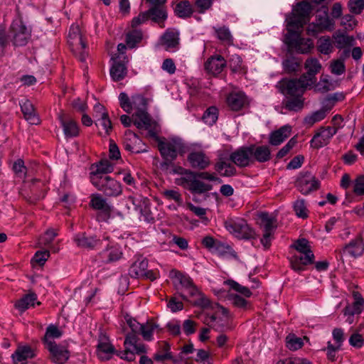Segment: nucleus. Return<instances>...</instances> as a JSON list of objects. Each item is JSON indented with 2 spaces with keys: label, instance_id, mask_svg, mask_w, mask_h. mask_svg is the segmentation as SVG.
Listing matches in <instances>:
<instances>
[{
  "label": "nucleus",
  "instance_id": "f257e3e1",
  "mask_svg": "<svg viewBox=\"0 0 364 364\" xmlns=\"http://www.w3.org/2000/svg\"><path fill=\"white\" fill-rule=\"evenodd\" d=\"M127 324L131 330L126 335L124 342V350L117 353L121 359L128 362L133 361L135 359V354H141L146 353V346L139 343V335L141 330V325L136 319L129 316H125Z\"/></svg>",
  "mask_w": 364,
  "mask_h": 364
},
{
  "label": "nucleus",
  "instance_id": "f03ea898",
  "mask_svg": "<svg viewBox=\"0 0 364 364\" xmlns=\"http://www.w3.org/2000/svg\"><path fill=\"white\" fill-rule=\"evenodd\" d=\"M312 11L313 6L309 2L301 1L297 3L293 7L291 14L286 18V21H289V26L303 28L309 20Z\"/></svg>",
  "mask_w": 364,
  "mask_h": 364
},
{
  "label": "nucleus",
  "instance_id": "7ed1b4c3",
  "mask_svg": "<svg viewBox=\"0 0 364 364\" xmlns=\"http://www.w3.org/2000/svg\"><path fill=\"white\" fill-rule=\"evenodd\" d=\"M205 175L203 173H196L192 171L176 179V183L189 190L192 193H203L205 192Z\"/></svg>",
  "mask_w": 364,
  "mask_h": 364
},
{
  "label": "nucleus",
  "instance_id": "20e7f679",
  "mask_svg": "<svg viewBox=\"0 0 364 364\" xmlns=\"http://www.w3.org/2000/svg\"><path fill=\"white\" fill-rule=\"evenodd\" d=\"M68 43L71 49L78 59L83 62L85 60L87 53L85 50L87 43L82 36L78 25L73 24L68 33Z\"/></svg>",
  "mask_w": 364,
  "mask_h": 364
},
{
  "label": "nucleus",
  "instance_id": "39448f33",
  "mask_svg": "<svg viewBox=\"0 0 364 364\" xmlns=\"http://www.w3.org/2000/svg\"><path fill=\"white\" fill-rule=\"evenodd\" d=\"M31 37V29L21 18L14 19L10 27V38L15 47L26 46Z\"/></svg>",
  "mask_w": 364,
  "mask_h": 364
},
{
  "label": "nucleus",
  "instance_id": "423d86ee",
  "mask_svg": "<svg viewBox=\"0 0 364 364\" xmlns=\"http://www.w3.org/2000/svg\"><path fill=\"white\" fill-rule=\"evenodd\" d=\"M93 186L107 196H118L122 192L121 183L110 176H91Z\"/></svg>",
  "mask_w": 364,
  "mask_h": 364
},
{
  "label": "nucleus",
  "instance_id": "0eeeda50",
  "mask_svg": "<svg viewBox=\"0 0 364 364\" xmlns=\"http://www.w3.org/2000/svg\"><path fill=\"white\" fill-rule=\"evenodd\" d=\"M225 228L240 239L252 240L257 237L254 229L243 219L226 221Z\"/></svg>",
  "mask_w": 364,
  "mask_h": 364
},
{
  "label": "nucleus",
  "instance_id": "6e6552de",
  "mask_svg": "<svg viewBox=\"0 0 364 364\" xmlns=\"http://www.w3.org/2000/svg\"><path fill=\"white\" fill-rule=\"evenodd\" d=\"M295 186L303 195H308L320 188V181L310 172L301 171L295 181Z\"/></svg>",
  "mask_w": 364,
  "mask_h": 364
},
{
  "label": "nucleus",
  "instance_id": "1a4fd4ad",
  "mask_svg": "<svg viewBox=\"0 0 364 364\" xmlns=\"http://www.w3.org/2000/svg\"><path fill=\"white\" fill-rule=\"evenodd\" d=\"M158 149L164 159L172 161L178 156V151L182 145L179 140L176 139H161L157 137Z\"/></svg>",
  "mask_w": 364,
  "mask_h": 364
},
{
  "label": "nucleus",
  "instance_id": "9d476101",
  "mask_svg": "<svg viewBox=\"0 0 364 364\" xmlns=\"http://www.w3.org/2000/svg\"><path fill=\"white\" fill-rule=\"evenodd\" d=\"M229 160L239 168H246L252 165L250 146H242L232 151Z\"/></svg>",
  "mask_w": 364,
  "mask_h": 364
},
{
  "label": "nucleus",
  "instance_id": "9b49d317",
  "mask_svg": "<svg viewBox=\"0 0 364 364\" xmlns=\"http://www.w3.org/2000/svg\"><path fill=\"white\" fill-rule=\"evenodd\" d=\"M306 74H303L299 79H283L280 83V91L284 95L296 96L300 89L306 88L309 83H304V78H306Z\"/></svg>",
  "mask_w": 364,
  "mask_h": 364
},
{
  "label": "nucleus",
  "instance_id": "f8f14e48",
  "mask_svg": "<svg viewBox=\"0 0 364 364\" xmlns=\"http://www.w3.org/2000/svg\"><path fill=\"white\" fill-rule=\"evenodd\" d=\"M338 128L332 127H321L316 132L310 143L314 149H320L329 144L330 139L337 133Z\"/></svg>",
  "mask_w": 364,
  "mask_h": 364
},
{
  "label": "nucleus",
  "instance_id": "ddd939ff",
  "mask_svg": "<svg viewBox=\"0 0 364 364\" xmlns=\"http://www.w3.org/2000/svg\"><path fill=\"white\" fill-rule=\"evenodd\" d=\"M206 321L209 318L210 321H222L223 318L228 319L230 317L229 310L218 303H212L206 298Z\"/></svg>",
  "mask_w": 364,
  "mask_h": 364
},
{
  "label": "nucleus",
  "instance_id": "4468645a",
  "mask_svg": "<svg viewBox=\"0 0 364 364\" xmlns=\"http://www.w3.org/2000/svg\"><path fill=\"white\" fill-rule=\"evenodd\" d=\"M123 144L124 149L132 153L139 154L148 151L146 146L143 143L141 139L130 130L126 131Z\"/></svg>",
  "mask_w": 364,
  "mask_h": 364
},
{
  "label": "nucleus",
  "instance_id": "2eb2a0df",
  "mask_svg": "<svg viewBox=\"0 0 364 364\" xmlns=\"http://www.w3.org/2000/svg\"><path fill=\"white\" fill-rule=\"evenodd\" d=\"M120 351H117L112 345L109 339L105 335H102L99 338L98 344L97 346L96 354L97 358L102 361H106L112 358L114 354L117 355Z\"/></svg>",
  "mask_w": 364,
  "mask_h": 364
},
{
  "label": "nucleus",
  "instance_id": "dca6fc26",
  "mask_svg": "<svg viewBox=\"0 0 364 364\" xmlns=\"http://www.w3.org/2000/svg\"><path fill=\"white\" fill-rule=\"evenodd\" d=\"M335 28V21L333 18L326 16H317L316 23L309 25L308 28V34L316 36L318 33L324 31H331Z\"/></svg>",
  "mask_w": 364,
  "mask_h": 364
},
{
  "label": "nucleus",
  "instance_id": "f3484780",
  "mask_svg": "<svg viewBox=\"0 0 364 364\" xmlns=\"http://www.w3.org/2000/svg\"><path fill=\"white\" fill-rule=\"evenodd\" d=\"M315 256L314 253L294 254L289 258L291 267L297 273H301L306 269L305 267L314 263Z\"/></svg>",
  "mask_w": 364,
  "mask_h": 364
},
{
  "label": "nucleus",
  "instance_id": "a211bd4d",
  "mask_svg": "<svg viewBox=\"0 0 364 364\" xmlns=\"http://www.w3.org/2000/svg\"><path fill=\"white\" fill-rule=\"evenodd\" d=\"M227 104L230 109L238 112L250 105L247 95L243 92H232L227 97Z\"/></svg>",
  "mask_w": 364,
  "mask_h": 364
},
{
  "label": "nucleus",
  "instance_id": "6ab92c4d",
  "mask_svg": "<svg viewBox=\"0 0 364 364\" xmlns=\"http://www.w3.org/2000/svg\"><path fill=\"white\" fill-rule=\"evenodd\" d=\"M46 347L50 352V360L55 364H63L70 357V352L65 346L50 343Z\"/></svg>",
  "mask_w": 364,
  "mask_h": 364
},
{
  "label": "nucleus",
  "instance_id": "aec40b11",
  "mask_svg": "<svg viewBox=\"0 0 364 364\" xmlns=\"http://www.w3.org/2000/svg\"><path fill=\"white\" fill-rule=\"evenodd\" d=\"M128 58L124 57V60H120V57L117 56L113 58V64L110 68V76L114 81H120L123 80L127 74V68L126 63H128Z\"/></svg>",
  "mask_w": 364,
  "mask_h": 364
},
{
  "label": "nucleus",
  "instance_id": "412c9836",
  "mask_svg": "<svg viewBox=\"0 0 364 364\" xmlns=\"http://www.w3.org/2000/svg\"><path fill=\"white\" fill-rule=\"evenodd\" d=\"M252 165L255 162L265 163L272 159L271 150L267 145L250 144Z\"/></svg>",
  "mask_w": 364,
  "mask_h": 364
},
{
  "label": "nucleus",
  "instance_id": "4be33fe9",
  "mask_svg": "<svg viewBox=\"0 0 364 364\" xmlns=\"http://www.w3.org/2000/svg\"><path fill=\"white\" fill-rule=\"evenodd\" d=\"M226 66V60L221 55H215L206 60V74L217 76Z\"/></svg>",
  "mask_w": 364,
  "mask_h": 364
},
{
  "label": "nucleus",
  "instance_id": "5701e85b",
  "mask_svg": "<svg viewBox=\"0 0 364 364\" xmlns=\"http://www.w3.org/2000/svg\"><path fill=\"white\" fill-rule=\"evenodd\" d=\"M206 249L218 256H224L232 250L230 245L208 235H206Z\"/></svg>",
  "mask_w": 364,
  "mask_h": 364
},
{
  "label": "nucleus",
  "instance_id": "b1692460",
  "mask_svg": "<svg viewBox=\"0 0 364 364\" xmlns=\"http://www.w3.org/2000/svg\"><path fill=\"white\" fill-rule=\"evenodd\" d=\"M291 126L286 124L272 132L269 136V144L275 146L280 145L291 135Z\"/></svg>",
  "mask_w": 364,
  "mask_h": 364
},
{
  "label": "nucleus",
  "instance_id": "393cba45",
  "mask_svg": "<svg viewBox=\"0 0 364 364\" xmlns=\"http://www.w3.org/2000/svg\"><path fill=\"white\" fill-rule=\"evenodd\" d=\"M122 256V251L118 245L108 246L100 253L102 262L106 264L117 262Z\"/></svg>",
  "mask_w": 364,
  "mask_h": 364
},
{
  "label": "nucleus",
  "instance_id": "a878e982",
  "mask_svg": "<svg viewBox=\"0 0 364 364\" xmlns=\"http://www.w3.org/2000/svg\"><path fill=\"white\" fill-rule=\"evenodd\" d=\"M35 356L33 350L29 346H19L12 354L14 364H25L27 360Z\"/></svg>",
  "mask_w": 364,
  "mask_h": 364
},
{
  "label": "nucleus",
  "instance_id": "bb28decb",
  "mask_svg": "<svg viewBox=\"0 0 364 364\" xmlns=\"http://www.w3.org/2000/svg\"><path fill=\"white\" fill-rule=\"evenodd\" d=\"M65 138H73L79 135L80 129L77 122L71 118L59 117Z\"/></svg>",
  "mask_w": 364,
  "mask_h": 364
},
{
  "label": "nucleus",
  "instance_id": "cd10ccee",
  "mask_svg": "<svg viewBox=\"0 0 364 364\" xmlns=\"http://www.w3.org/2000/svg\"><path fill=\"white\" fill-rule=\"evenodd\" d=\"M73 241L80 248L91 250L99 243V240L93 236H87L85 232H79L74 235Z\"/></svg>",
  "mask_w": 364,
  "mask_h": 364
},
{
  "label": "nucleus",
  "instance_id": "c85d7f7f",
  "mask_svg": "<svg viewBox=\"0 0 364 364\" xmlns=\"http://www.w3.org/2000/svg\"><path fill=\"white\" fill-rule=\"evenodd\" d=\"M287 21V33L284 36V43L288 46V53H290L292 49H295L299 45L301 41L300 33L296 31L297 28L289 26V21Z\"/></svg>",
  "mask_w": 364,
  "mask_h": 364
},
{
  "label": "nucleus",
  "instance_id": "c756f323",
  "mask_svg": "<svg viewBox=\"0 0 364 364\" xmlns=\"http://www.w3.org/2000/svg\"><path fill=\"white\" fill-rule=\"evenodd\" d=\"M343 252H347L349 255L356 258L364 253V244L360 237L352 240L343 248Z\"/></svg>",
  "mask_w": 364,
  "mask_h": 364
},
{
  "label": "nucleus",
  "instance_id": "7c9ffc66",
  "mask_svg": "<svg viewBox=\"0 0 364 364\" xmlns=\"http://www.w3.org/2000/svg\"><path fill=\"white\" fill-rule=\"evenodd\" d=\"M181 296L184 299L190 301L194 305L203 306L205 300L203 297L198 292L196 287L193 284L189 289H184L181 290Z\"/></svg>",
  "mask_w": 364,
  "mask_h": 364
},
{
  "label": "nucleus",
  "instance_id": "2f4dec72",
  "mask_svg": "<svg viewBox=\"0 0 364 364\" xmlns=\"http://www.w3.org/2000/svg\"><path fill=\"white\" fill-rule=\"evenodd\" d=\"M21 112L24 118L31 124H37L39 123L38 117L33 104L28 100H23L20 102Z\"/></svg>",
  "mask_w": 364,
  "mask_h": 364
},
{
  "label": "nucleus",
  "instance_id": "473e14b6",
  "mask_svg": "<svg viewBox=\"0 0 364 364\" xmlns=\"http://www.w3.org/2000/svg\"><path fill=\"white\" fill-rule=\"evenodd\" d=\"M147 12L149 18L158 23L161 27H164V21L167 18V11L164 6H153Z\"/></svg>",
  "mask_w": 364,
  "mask_h": 364
},
{
  "label": "nucleus",
  "instance_id": "72a5a7b5",
  "mask_svg": "<svg viewBox=\"0 0 364 364\" xmlns=\"http://www.w3.org/2000/svg\"><path fill=\"white\" fill-rule=\"evenodd\" d=\"M215 170L223 177H231L237 174L235 166L231 163L224 161L219 159L215 164Z\"/></svg>",
  "mask_w": 364,
  "mask_h": 364
},
{
  "label": "nucleus",
  "instance_id": "f704fd0d",
  "mask_svg": "<svg viewBox=\"0 0 364 364\" xmlns=\"http://www.w3.org/2000/svg\"><path fill=\"white\" fill-rule=\"evenodd\" d=\"M215 170L223 177H231L237 174L235 166L231 163L224 161L219 159L215 164Z\"/></svg>",
  "mask_w": 364,
  "mask_h": 364
},
{
  "label": "nucleus",
  "instance_id": "c9c22d12",
  "mask_svg": "<svg viewBox=\"0 0 364 364\" xmlns=\"http://www.w3.org/2000/svg\"><path fill=\"white\" fill-rule=\"evenodd\" d=\"M90 205L95 210H101L108 214L111 210L109 205L106 200L99 193H94L90 196Z\"/></svg>",
  "mask_w": 364,
  "mask_h": 364
},
{
  "label": "nucleus",
  "instance_id": "e433bc0d",
  "mask_svg": "<svg viewBox=\"0 0 364 364\" xmlns=\"http://www.w3.org/2000/svg\"><path fill=\"white\" fill-rule=\"evenodd\" d=\"M196 145H193V151L188 154V161L194 168L203 169L205 168V155L202 151H197Z\"/></svg>",
  "mask_w": 364,
  "mask_h": 364
},
{
  "label": "nucleus",
  "instance_id": "4c0bfd02",
  "mask_svg": "<svg viewBox=\"0 0 364 364\" xmlns=\"http://www.w3.org/2000/svg\"><path fill=\"white\" fill-rule=\"evenodd\" d=\"M303 92L296 96H291V97L284 100L282 104L284 107L293 112L301 111L304 105V100L302 98Z\"/></svg>",
  "mask_w": 364,
  "mask_h": 364
},
{
  "label": "nucleus",
  "instance_id": "58836bf2",
  "mask_svg": "<svg viewBox=\"0 0 364 364\" xmlns=\"http://www.w3.org/2000/svg\"><path fill=\"white\" fill-rule=\"evenodd\" d=\"M258 216L261 220L260 225L263 227L264 232H274L277 228L276 218L270 216L267 212H261Z\"/></svg>",
  "mask_w": 364,
  "mask_h": 364
},
{
  "label": "nucleus",
  "instance_id": "ea45409f",
  "mask_svg": "<svg viewBox=\"0 0 364 364\" xmlns=\"http://www.w3.org/2000/svg\"><path fill=\"white\" fill-rule=\"evenodd\" d=\"M301 65V61L292 54V50L290 53L287 52V58L282 61V66L284 70L291 74L298 70V68Z\"/></svg>",
  "mask_w": 364,
  "mask_h": 364
},
{
  "label": "nucleus",
  "instance_id": "a19ab883",
  "mask_svg": "<svg viewBox=\"0 0 364 364\" xmlns=\"http://www.w3.org/2000/svg\"><path fill=\"white\" fill-rule=\"evenodd\" d=\"M148 267V261L145 259L136 261L129 268V274L134 278L142 277Z\"/></svg>",
  "mask_w": 364,
  "mask_h": 364
},
{
  "label": "nucleus",
  "instance_id": "79ce46f5",
  "mask_svg": "<svg viewBox=\"0 0 364 364\" xmlns=\"http://www.w3.org/2000/svg\"><path fill=\"white\" fill-rule=\"evenodd\" d=\"M133 123L138 129H148L150 126V117L146 112H135L132 115Z\"/></svg>",
  "mask_w": 364,
  "mask_h": 364
},
{
  "label": "nucleus",
  "instance_id": "37998d69",
  "mask_svg": "<svg viewBox=\"0 0 364 364\" xmlns=\"http://www.w3.org/2000/svg\"><path fill=\"white\" fill-rule=\"evenodd\" d=\"M170 346L166 342H161L159 343V347L156 353L154 355L155 360L158 362H164L166 360L172 358L171 353L170 352Z\"/></svg>",
  "mask_w": 364,
  "mask_h": 364
},
{
  "label": "nucleus",
  "instance_id": "c03bdc74",
  "mask_svg": "<svg viewBox=\"0 0 364 364\" xmlns=\"http://www.w3.org/2000/svg\"><path fill=\"white\" fill-rule=\"evenodd\" d=\"M61 336V331L56 326L51 324L47 327L43 341L46 346H48L50 343H56L54 339L59 338Z\"/></svg>",
  "mask_w": 364,
  "mask_h": 364
},
{
  "label": "nucleus",
  "instance_id": "a18cd8bd",
  "mask_svg": "<svg viewBox=\"0 0 364 364\" xmlns=\"http://www.w3.org/2000/svg\"><path fill=\"white\" fill-rule=\"evenodd\" d=\"M329 111L327 109L326 106L323 105V107L319 110L314 112L310 115L305 117L304 123L310 127L313 126L315 123L323 120L326 116V112Z\"/></svg>",
  "mask_w": 364,
  "mask_h": 364
},
{
  "label": "nucleus",
  "instance_id": "49530a36",
  "mask_svg": "<svg viewBox=\"0 0 364 364\" xmlns=\"http://www.w3.org/2000/svg\"><path fill=\"white\" fill-rule=\"evenodd\" d=\"M37 299V296L35 294H28L15 304V307L20 311L23 312L28 308L33 306Z\"/></svg>",
  "mask_w": 364,
  "mask_h": 364
},
{
  "label": "nucleus",
  "instance_id": "de8ad7c7",
  "mask_svg": "<svg viewBox=\"0 0 364 364\" xmlns=\"http://www.w3.org/2000/svg\"><path fill=\"white\" fill-rule=\"evenodd\" d=\"M162 43L167 50H173L178 45V34L173 31H166L162 37Z\"/></svg>",
  "mask_w": 364,
  "mask_h": 364
},
{
  "label": "nucleus",
  "instance_id": "09e8293b",
  "mask_svg": "<svg viewBox=\"0 0 364 364\" xmlns=\"http://www.w3.org/2000/svg\"><path fill=\"white\" fill-rule=\"evenodd\" d=\"M114 170V164H112L107 159H102L97 164V169L95 172L92 173L91 176H95L97 175L98 177L100 176H107L105 175L106 173H111Z\"/></svg>",
  "mask_w": 364,
  "mask_h": 364
},
{
  "label": "nucleus",
  "instance_id": "8fccbe9b",
  "mask_svg": "<svg viewBox=\"0 0 364 364\" xmlns=\"http://www.w3.org/2000/svg\"><path fill=\"white\" fill-rule=\"evenodd\" d=\"M213 28L217 38L220 41L228 45L233 44V37L228 27L224 26L219 28L214 27Z\"/></svg>",
  "mask_w": 364,
  "mask_h": 364
},
{
  "label": "nucleus",
  "instance_id": "3c124183",
  "mask_svg": "<svg viewBox=\"0 0 364 364\" xmlns=\"http://www.w3.org/2000/svg\"><path fill=\"white\" fill-rule=\"evenodd\" d=\"M335 38L336 46L338 48H343L346 46H351L355 41L353 36L346 35L339 31L336 32L333 36Z\"/></svg>",
  "mask_w": 364,
  "mask_h": 364
},
{
  "label": "nucleus",
  "instance_id": "603ef678",
  "mask_svg": "<svg viewBox=\"0 0 364 364\" xmlns=\"http://www.w3.org/2000/svg\"><path fill=\"white\" fill-rule=\"evenodd\" d=\"M174 11L178 17L187 18L191 15L193 9L189 1H183L176 4Z\"/></svg>",
  "mask_w": 364,
  "mask_h": 364
},
{
  "label": "nucleus",
  "instance_id": "864d4df0",
  "mask_svg": "<svg viewBox=\"0 0 364 364\" xmlns=\"http://www.w3.org/2000/svg\"><path fill=\"white\" fill-rule=\"evenodd\" d=\"M224 283L228 285L230 289H232L236 292L241 294L242 295L247 298H250L252 294V291L250 290L249 288L242 286L241 284H240L239 283L232 279H228L225 281Z\"/></svg>",
  "mask_w": 364,
  "mask_h": 364
},
{
  "label": "nucleus",
  "instance_id": "5fc2aeb1",
  "mask_svg": "<svg viewBox=\"0 0 364 364\" xmlns=\"http://www.w3.org/2000/svg\"><path fill=\"white\" fill-rule=\"evenodd\" d=\"M142 33L140 30H133L129 32L126 36V43L127 47L133 48L142 39Z\"/></svg>",
  "mask_w": 364,
  "mask_h": 364
},
{
  "label": "nucleus",
  "instance_id": "6e6d98bb",
  "mask_svg": "<svg viewBox=\"0 0 364 364\" xmlns=\"http://www.w3.org/2000/svg\"><path fill=\"white\" fill-rule=\"evenodd\" d=\"M304 67L307 69L308 75H316L321 69V65L316 58H311L306 60Z\"/></svg>",
  "mask_w": 364,
  "mask_h": 364
},
{
  "label": "nucleus",
  "instance_id": "4d7b16f0",
  "mask_svg": "<svg viewBox=\"0 0 364 364\" xmlns=\"http://www.w3.org/2000/svg\"><path fill=\"white\" fill-rule=\"evenodd\" d=\"M345 97L346 95L343 92H335L333 94L328 95L324 99L323 105H324L327 109L330 111L335 105L336 102L343 101L345 99Z\"/></svg>",
  "mask_w": 364,
  "mask_h": 364
},
{
  "label": "nucleus",
  "instance_id": "13d9d810",
  "mask_svg": "<svg viewBox=\"0 0 364 364\" xmlns=\"http://www.w3.org/2000/svg\"><path fill=\"white\" fill-rule=\"evenodd\" d=\"M132 110L136 112L144 111L147 109V100L141 95H135L132 96Z\"/></svg>",
  "mask_w": 364,
  "mask_h": 364
},
{
  "label": "nucleus",
  "instance_id": "bf43d9fd",
  "mask_svg": "<svg viewBox=\"0 0 364 364\" xmlns=\"http://www.w3.org/2000/svg\"><path fill=\"white\" fill-rule=\"evenodd\" d=\"M286 346L291 350H296L304 346L301 338L297 337L294 334H289L286 338Z\"/></svg>",
  "mask_w": 364,
  "mask_h": 364
},
{
  "label": "nucleus",
  "instance_id": "052dcab7",
  "mask_svg": "<svg viewBox=\"0 0 364 364\" xmlns=\"http://www.w3.org/2000/svg\"><path fill=\"white\" fill-rule=\"evenodd\" d=\"M157 327V325L155 323L147 322L141 325V330H140L139 334L142 336L145 341H151L153 340V333Z\"/></svg>",
  "mask_w": 364,
  "mask_h": 364
},
{
  "label": "nucleus",
  "instance_id": "680f3d73",
  "mask_svg": "<svg viewBox=\"0 0 364 364\" xmlns=\"http://www.w3.org/2000/svg\"><path fill=\"white\" fill-rule=\"evenodd\" d=\"M299 45L295 48V50L299 53H309L314 47L313 40L311 38H301Z\"/></svg>",
  "mask_w": 364,
  "mask_h": 364
},
{
  "label": "nucleus",
  "instance_id": "e2e57ef3",
  "mask_svg": "<svg viewBox=\"0 0 364 364\" xmlns=\"http://www.w3.org/2000/svg\"><path fill=\"white\" fill-rule=\"evenodd\" d=\"M291 247L295 249L299 253H313L311 246L309 245V242L306 238L298 239L291 245Z\"/></svg>",
  "mask_w": 364,
  "mask_h": 364
},
{
  "label": "nucleus",
  "instance_id": "0e129e2a",
  "mask_svg": "<svg viewBox=\"0 0 364 364\" xmlns=\"http://www.w3.org/2000/svg\"><path fill=\"white\" fill-rule=\"evenodd\" d=\"M294 210L299 218L306 219L309 217L304 199H299L294 202Z\"/></svg>",
  "mask_w": 364,
  "mask_h": 364
},
{
  "label": "nucleus",
  "instance_id": "69168bd1",
  "mask_svg": "<svg viewBox=\"0 0 364 364\" xmlns=\"http://www.w3.org/2000/svg\"><path fill=\"white\" fill-rule=\"evenodd\" d=\"M317 50L321 53L328 55L332 51V45L330 38L321 37L318 41Z\"/></svg>",
  "mask_w": 364,
  "mask_h": 364
},
{
  "label": "nucleus",
  "instance_id": "338daca9",
  "mask_svg": "<svg viewBox=\"0 0 364 364\" xmlns=\"http://www.w3.org/2000/svg\"><path fill=\"white\" fill-rule=\"evenodd\" d=\"M219 109L215 106H210L206 109V124L209 126L215 124L218 119Z\"/></svg>",
  "mask_w": 364,
  "mask_h": 364
},
{
  "label": "nucleus",
  "instance_id": "774afa93",
  "mask_svg": "<svg viewBox=\"0 0 364 364\" xmlns=\"http://www.w3.org/2000/svg\"><path fill=\"white\" fill-rule=\"evenodd\" d=\"M348 7L351 14H360L364 9V0H349Z\"/></svg>",
  "mask_w": 364,
  "mask_h": 364
}]
</instances>
